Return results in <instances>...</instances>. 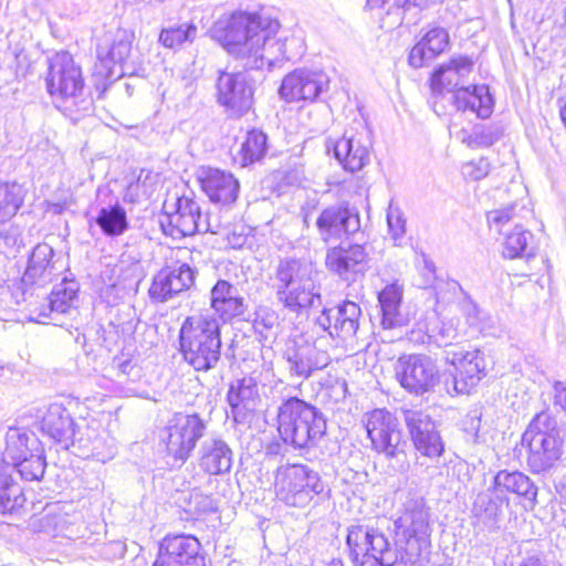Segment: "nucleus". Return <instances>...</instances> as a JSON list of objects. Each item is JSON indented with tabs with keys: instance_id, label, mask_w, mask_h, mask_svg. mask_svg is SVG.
<instances>
[{
	"instance_id": "nucleus-1",
	"label": "nucleus",
	"mask_w": 566,
	"mask_h": 566,
	"mask_svg": "<svg viewBox=\"0 0 566 566\" xmlns=\"http://www.w3.org/2000/svg\"><path fill=\"white\" fill-rule=\"evenodd\" d=\"M279 29L275 19L235 11L219 19L212 32L230 55L244 61L247 70H261L275 57L272 50L279 44L275 40Z\"/></svg>"
},
{
	"instance_id": "nucleus-2",
	"label": "nucleus",
	"mask_w": 566,
	"mask_h": 566,
	"mask_svg": "<svg viewBox=\"0 0 566 566\" xmlns=\"http://www.w3.org/2000/svg\"><path fill=\"white\" fill-rule=\"evenodd\" d=\"M474 62L467 55H453L449 62L439 65L431 76L433 97L443 91L452 93V102L458 111H471L481 118H488L493 111V99L485 85L465 86L473 72Z\"/></svg>"
},
{
	"instance_id": "nucleus-3",
	"label": "nucleus",
	"mask_w": 566,
	"mask_h": 566,
	"mask_svg": "<svg viewBox=\"0 0 566 566\" xmlns=\"http://www.w3.org/2000/svg\"><path fill=\"white\" fill-rule=\"evenodd\" d=\"M45 82L56 107L72 122L93 111L92 98L84 95L82 70L69 52H59L50 59Z\"/></svg>"
},
{
	"instance_id": "nucleus-4",
	"label": "nucleus",
	"mask_w": 566,
	"mask_h": 566,
	"mask_svg": "<svg viewBox=\"0 0 566 566\" xmlns=\"http://www.w3.org/2000/svg\"><path fill=\"white\" fill-rule=\"evenodd\" d=\"M277 301L289 312L302 315L322 305L321 285L312 263L295 258L280 260L274 272Z\"/></svg>"
},
{
	"instance_id": "nucleus-5",
	"label": "nucleus",
	"mask_w": 566,
	"mask_h": 566,
	"mask_svg": "<svg viewBox=\"0 0 566 566\" xmlns=\"http://www.w3.org/2000/svg\"><path fill=\"white\" fill-rule=\"evenodd\" d=\"M184 359L197 371L213 369L221 357L219 319L211 314L187 317L179 331Z\"/></svg>"
},
{
	"instance_id": "nucleus-6",
	"label": "nucleus",
	"mask_w": 566,
	"mask_h": 566,
	"mask_svg": "<svg viewBox=\"0 0 566 566\" xmlns=\"http://www.w3.org/2000/svg\"><path fill=\"white\" fill-rule=\"evenodd\" d=\"M327 429L326 418L315 406L291 397L285 399L277 411V430L286 444L295 449L317 446Z\"/></svg>"
},
{
	"instance_id": "nucleus-7",
	"label": "nucleus",
	"mask_w": 566,
	"mask_h": 566,
	"mask_svg": "<svg viewBox=\"0 0 566 566\" xmlns=\"http://www.w3.org/2000/svg\"><path fill=\"white\" fill-rule=\"evenodd\" d=\"M324 488L318 472L307 464L287 463L275 471V495L287 506H308L315 496L323 493Z\"/></svg>"
},
{
	"instance_id": "nucleus-8",
	"label": "nucleus",
	"mask_w": 566,
	"mask_h": 566,
	"mask_svg": "<svg viewBox=\"0 0 566 566\" xmlns=\"http://www.w3.org/2000/svg\"><path fill=\"white\" fill-rule=\"evenodd\" d=\"M522 442L528 448L527 463L535 473L551 469L562 454L557 422L545 411L533 418L522 437Z\"/></svg>"
},
{
	"instance_id": "nucleus-9",
	"label": "nucleus",
	"mask_w": 566,
	"mask_h": 566,
	"mask_svg": "<svg viewBox=\"0 0 566 566\" xmlns=\"http://www.w3.org/2000/svg\"><path fill=\"white\" fill-rule=\"evenodd\" d=\"M206 431L205 421L197 415L175 413L160 433L168 455L186 462Z\"/></svg>"
},
{
	"instance_id": "nucleus-10",
	"label": "nucleus",
	"mask_w": 566,
	"mask_h": 566,
	"mask_svg": "<svg viewBox=\"0 0 566 566\" xmlns=\"http://www.w3.org/2000/svg\"><path fill=\"white\" fill-rule=\"evenodd\" d=\"M172 211H165L160 227L165 234L172 238L193 235L195 233H217L208 216H202L199 202L190 196L176 199Z\"/></svg>"
},
{
	"instance_id": "nucleus-11",
	"label": "nucleus",
	"mask_w": 566,
	"mask_h": 566,
	"mask_svg": "<svg viewBox=\"0 0 566 566\" xmlns=\"http://www.w3.org/2000/svg\"><path fill=\"white\" fill-rule=\"evenodd\" d=\"M371 448L387 459L405 454L406 441L399 429L398 419L387 409H374L363 419Z\"/></svg>"
},
{
	"instance_id": "nucleus-12",
	"label": "nucleus",
	"mask_w": 566,
	"mask_h": 566,
	"mask_svg": "<svg viewBox=\"0 0 566 566\" xmlns=\"http://www.w3.org/2000/svg\"><path fill=\"white\" fill-rule=\"evenodd\" d=\"M134 33L125 29L107 32L98 41L96 48L97 60L103 67L101 75L112 78L133 74L129 64Z\"/></svg>"
},
{
	"instance_id": "nucleus-13",
	"label": "nucleus",
	"mask_w": 566,
	"mask_h": 566,
	"mask_svg": "<svg viewBox=\"0 0 566 566\" xmlns=\"http://www.w3.org/2000/svg\"><path fill=\"white\" fill-rule=\"evenodd\" d=\"M216 90L218 103L230 116L240 117L253 105L254 81L247 71H219Z\"/></svg>"
},
{
	"instance_id": "nucleus-14",
	"label": "nucleus",
	"mask_w": 566,
	"mask_h": 566,
	"mask_svg": "<svg viewBox=\"0 0 566 566\" xmlns=\"http://www.w3.org/2000/svg\"><path fill=\"white\" fill-rule=\"evenodd\" d=\"M400 386L416 396L430 392L439 382V369L433 359L423 354L401 356L395 366Z\"/></svg>"
},
{
	"instance_id": "nucleus-15",
	"label": "nucleus",
	"mask_w": 566,
	"mask_h": 566,
	"mask_svg": "<svg viewBox=\"0 0 566 566\" xmlns=\"http://www.w3.org/2000/svg\"><path fill=\"white\" fill-rule=\"evenodd\" d=\"M444 359L451 366V380H446L449 394H470L485 376V360L480 350L446 349Z\"/></svg>"
},
{
	"instance_id": "nucleus-16",
	"label": "nucleus",
	"mask_w": 566,
	"mask_h": 566,
	"mask_svg": "<svg viewBox=\"0 0 566 566\" xmlns=\"http://www.w3.org/2000/svg\"><path fill=\"white\" fill-rule=\"evenodd\" d=\"M283 358L286 360L289 375L303 380L325 369L332 361L327 350L303 337H295L287 343Z\"/></svg>"
},
{
	"instance_id": "nucleus-17",
	"label": "nucleus",
	"mask_w": 566,
	"mask_h": 566,
	"mask_svg": "<svg viewBox=\"0 0 566 566\" xmlns=\"http://www.w3.org/2000/svg\"><path fill=\"white\" fill-rule=\"evenodd\" d=\"M151 566H207L201 543L192 535H166Z\"/></svg>"
},
{
	"instance_id": "nucleus-18",
	"label": "nucleus",
	"mask_w": 566,
	"mask_h": 566,
	"mask_svg": "<svg viewBox=\"0 0 566 566\" xmlns=\"http://www.w3.org/2000/svg\"><path fill=\"white\" fill-rule=\"evenodd\" d=\"M329 77L319 70L296 69L286 74L279 88L282 99L292 102H314L328 90Z\"/></svg>"
},
{
	"instance_id": "nucleus-19",
	"label": "nucleus",
	"mask_w": 566,
	"mask_h": 566,
	"mask_svg": "<svg viewBox=\"0 0 566 566\" xmlns=\"http://www.w3.org/2000/svg\"><path fill=\"white\" fill-rule=\"evenodd\" d=\"M361 310L352 301H344L337 306L324 308L316 317V324L332 337L343 340L352 339L359 329Z\"/></svg>"
},
{
	"instance_id": "nucleus-20",
	"label": "nucleus",
	"mask_w": 566,
	"mask_h": 566,
	"mask_svg": "<svg viewBox=\"0 0 566 566\" xmlns=\"http://www.w3.org/2000/svg\"><path fill=\"white\" fill-rule=\"evenodd\" d=\"M319 238L325 243L356 233L360 229V218L355 209L346 205H334L322 210L316 219Z\"/></svg>"
},
{
	"instance_id": "nucleus-21",
	"label": "nucleus",
	"mask_w": 566,
	"mask_h": 566,
	"mask_svg": "<svg viewBox=\"0 0 566 566\" xmlns=\"http://www.w3.org/2000/svg\"><path fill=\"white\" fill-rule=\"evenodd\" d=\"M346 545L355 566L368 557L377 558L388 553L390 543L382 532L365 525H352L347 530Z\"/></svg>"
},
{
	"instance_id": "nucleus-22",
	"label": "nucleus",
	"mask_w": 566,
	"mask_h": 566,
	"mask_svg": "<svg viewBox=\"0 0 566 566\" xmlns=\"http://www.w3.org/2000/svg\"><path fill=\"white\" fill-rule=\"evenodd\" d=\"M326 268L345 281H354L367 266V252L361 244L340 243L326 252Z\"/></svg>"
},
{
	"instance_id": "nucleus-23",
	"label": "nucleus",
	"mask_w": 566,
	"mask_h": 566,
	"mask_svg": "<svg viewBox=\"0 0 566 566\" xmlns=\"http://www.w3.org/2000/svg\"><path fill=\"white\" fill-rule=\"evenodd\" d=\"M53 258L54 250L50 244L39 243L33 248L21 279L23 293L33 286L43 287L52 282L59 271L57 261Z\"/></svg>"
},
{
	"instance_id": "nucleus-24",
	"label": "nucleus",
	"mask_w": 566,
	"mask_h": 566,
	"mask_svg": "<svg viewBox=\"0 0 566 566\" xmlns=\"http://www.w3.org/2000/svg\"><path fill=\"white\" fill-rule=\"evenodd\" d=\"M395 526L397 536L431 537L432 521L426 501L422 497L407 501L402 514L395 522Z\"/></svg>"
},
{
	"instance_id": "nucleus-25",
	"label": "nucleus",
	"mask_w": 566,
	"mask_h": 566,
	"mask_svg": "<svg viewBox=\"0 0 566 566\" xmlns=\"http://www.w3.org/2000/svg\"><path fill=\"white\" fill-rule=\"evenodd\" d=\"M227 400L231 408L232 419L238 423L244 422L260 402L256 380L253 377L237 379L230 385Z\"/></svg>"
},
{
	"instance_id": "nucleus-26",
	"label": "nucleus",
	"mask_w": 566,
	"mask_h": 566,
	"mask_svg": "<svg viewBox=\"0 0 566 566\" xmlns=\"http://www.w3.org/2000/svg\"><path fill=\"white\" fill-rule=\"evenodd\" d=\"M326 148L328 151L333 149L334 157L347 171H359L369 163L368 146L363 143L361 137L348 132L336 142L328 140Z\"/></svg>"
},
{
	"instance_id": "nucleus-27",
	"label": "nucleus",
	"mask_w": 566,
	"mask_h": 566,
	"mask_svg": "<svg viewBox=\"0 0 566 566\" xmlns=\"http://www.w3.org/2000/svg\"><path fill=\"white\" fill-rule=\"evenodd\" d=\"M210 306L224 322L242 316L248 304L235 285L227 280H218L210 291Z\"/></svg>"
},
{
	"instance_id": "nucleus-28",
	"label": "nucleus",
	"mask_w": 566,
	"mask_h": 566,
	"mask_svg": "<svg viewBox=\"0 0 566 566\" xmlns=\"http://www.w3.org/2000/svg\"><path fill=\"white\" fill-rule=\"evenodd\" d=\"M203 192L216 203L223 206L235 202L240 185L234 176L224 170L208 168L200 177Z\"/></svg>"
},
{
	"instance_id": "nucleus-29",
	"label": "nucleus",
	"mask_w": 566,
	"mask_h": 566,
	"mask_svg": "<svg viewBox=\"0 0 566 566\" xmlns=\"http://www.w3.org/2000/svg\"><path fill=\"white\" fill-rule=\"evenodd\" d=\"M449 48L450 35L448 30L441 27H432L411 49L409 64L415 69L423 67Z\"/></svg>"
},
{
	"instance_id": "nucleus-30",
	"label": "nucleus",
	"mask_w": 566,
	"mask_h": 566,
	"mask_svg": "<svg viewBox=\"0 0 566 566\" xmlns=\"http://www.w3.org/2000/svg\"><path fill=\"white\" fill-rule=\"evenodd\" d=\"M74 426L70 412L59 403L50 405L41 421L42 432L64 449H69L70 446L75 447Z\"/></svg>"
},
{
	"instance_id": "nucleus-31",
	"label": "nucleus",
	"mask_w": 566,
	"mask_h": 566,
	"mask_svg": "<svg viewBox=\"0 0 566 566\" xmlns=\"http://www.w3.org/2000/svg\"><path fill=\"white\" fill-rule=\"evenodd\" d=\"M233 452L221 439L211 438L203 441L200 448L199 467L211 475H220L230 471Z\"/></svg>"
},
{
	"instance_id": "nucleus-32",
	"label": "nucleus",
	"mask_w": 566,
	"mask_h": 566,
	"mask_svg": "<svg viewBox=\"0 0 566 566\" xmlns=\"http://www.w3.org/2000/svg\"><path fill=\"white\" fill-rule=\"evenodd\" d=\"M431 539L422 536H397L395 563L423 566L430 554Z\"/></svg>"
},
{
	"instance_id": "nucleus-33",
	"label": "nucleus",
	"mask_w": 566,
	"mask_h": 566,
	"mask_svg": "<svg viewBox=\"0 0 566 566\" xmlns=\"http://www.w3.org/2000/svg\"><path fill=\"white\" fill-rule=\"evenodd\" d=\"M41 448L40 441L19 428H9L6 433L3 462L14 465Z\"/></svg>"
},
{
	"instance_id": "nucleus-34",
	"label": "nucleus",
	"mask_w": 566,
	"mask_h": 566,
	"mask_svg": "<svg viewBox=\"0 0 566 566\" xmlns=\"http://www.w3.org/2000/svg\"><path fill=\"white\" fill-rule=\"evenodd\" d=\"M495 492H510L523 496L525 500L536 504L537 488L531 479L520 471H499L493 479Z\"/></svg>"
},
{
	"instance_id": "nucleus-35",
	"label": "nucleus",
	"mask_w": 566,
	"mask_h": 566,
	"mask_svg": "<svg viewBox=\"0 0 566 566\" xmlns=\"http://www.w3.org/2000/svg\"><path fill=\"white\" fill-rule=\"evenodd\" d=\"M78 283L75 280L64 277L56 284L50 296L49 302L39 313V317L46 318L51 314H64L71 310L77 298Z\"/></svg>"
},
{
	"instance_id": "nucleus-36",
	"label": "nucleus",
	"mask_w": 566,
	"mask_h": 566,
	"mask_svg": "<svg viewBox=\"0 0 566 566\" xmlns=\"http://www.w3.org/2000/svg\"><path fill=\"white\" fill-rule=\"evenodd\" d=\"M401 298L402 291L397 284L387 285L378 294L384 328H395L405 324L406 319L399 311Z\"/></svg>"
},
{
	"instance_id": "nucleus-37",
	"label": "nucleus",
	"mask_w": 566,
	"mask_h": 566,
	"mask_svg": "<svg viewBox=\"0 0 566 566\" xmlns=\"http://www.w3.org/2000/svg\"><path fill=\"white\" fill-rule=\"evenodd\" d=\"M25 497L8 465L0 463V513H12L23 506Z\"/></svg>"
},
{
	"instance_id": "nucleus-38",
	"label": "nucleus",
	"mask_w": 566,
	"mask_h": 566,
	"mask_svg": "<svg viewBox=\"0 0 566 566\" xmlns=\"http://www.w3.org/2000/svg\"><path fill=\"white\" fill-rule=\"evenodd\" d=\"M95 223L105 235L112 238L122 235L129 228L126 211L118 203L101 208L95 217Z\"/></svg>"
},
{
	"instance_id": "nucleus-39",
	"label": "nucleus",
	"mask_w": 566,
	"mask_h": 566,
	"mask_svg": "<svg viewBox=\"0 0 566 566\" xmlns=\"http://www.w3.org/2000/svg\"><path fill=\"white\" fill-rule=\"evenodd\" d=\"M76 443L84 457L94 458L103 463L111 460L115 454L114 440L108 436L101 437L94 430L87 429L86 438L80 437L76 439Z\"/></svg>"
},
{
	"instance_id": "nucleus-40",
	"label": "nucleus",
	"mask_w": 566,
	"mask_h": 566,
	"mask_svg": "<svg viewBox=\"0 0 566 566\" xmlns=\"http://www.w3.org/2000/svg\"><path fill=\"white\" fill-rule=\"evenodd\" d=\"M443 0H398L395 7L386 9L387 18H391L390 25H399L402 21L417 23L419 13L432 6L441 3Z\"/></svg>"
},
{
	"instance_id": "nucleus-41",
	"label": "nucleus",
	"mask_w": 566,
	"mask_h": 566,
	"mask_svg": "<svg viewBox=\"0 0 566 566\" xmlns=\"http://www.w3.org/2000/svg\"><path fill=\"white\" fill-rule=\"evenodd\" d=\"M503 132L499 125H475L471 130L461 129L457 138L472 149L486 148L496 143Z\"/></svg>"
},
{
	"instance_id": "nucleus-42",
	"label": "nucleus",
	"mask_w": 566,
	"mask_h": 566,
	"mask_svg": "<svg viewBox=\"0 0 566 566\" xmlns=\"http://www.w3.org/2000/svg\"><path fill=\"white\" fill-rule=\"evenodd\" d=\"M268 150V136L258 129H251L247 133L237 160L242 167L260 161Z\"/></svg>"
},
{
	"instance_id": "nucleus-43",
	"label": "nucleus",
	"mask_w": 566,
	"mask_h": 566,
	"mask_svg": "<svg viewBox=\"0 0 566 566\" xmlns=\"http://www.w3.org/2000/svg\"><path fill=\"white\" fill-rule=\"evenodd\" d=\"M25 197V189L18 182L0 181V222L17 214Z\"/></svg>"
},
{
	"instance_id": "nucleus-44",
	"label": "nucleus",
	"mask_w": 566,
	"mask_h": 566,
	"mask_svg": "<svg viewBox=\"0 0 566 566\" xmlns=\"http://www.w3.org/2000/svg\"><path fill=\"white\" fill-rule=\"evenodd\" d=\"M426 333L429 340L438 347L458 349L453 346V340L458 338V328L453 321H443L433 314L427 324Z\"/></svg>"
},
{
	"instance_id": "nucleus-45",
	"label": "nucleus",
	"mask_w": 566,
	"mask_h": 566,
	"mask_svg": "<svg viewBox=\"0 0 566 566\" xmlns=\"http://www.w3.org/2000/svg\"><path fill=\"white\" fill-rule=\"evenodd\" d=\"M509 505V499L504 495H490L480 493L473 503V513L485 523H496L502 515L503 506Z\"/></svg>"
},
{
	"instance_id": "nucleus-46",
	"label": "nucleus",
	"mask_w": 566,
	"mask_h": 566,
	"mask_svg": "<svg viewBox=\"0 0 566 566\" xmlns=\"http://www.w3.org/2000/svg\"><path fill=\"white\" fill-rule=\"evenodd\" d=\"M197 33L198 28L195 23H182L164 28L159 33L158 41L167 49L177 50L187 42L192 43Z\"/></svg>"
},
{
	"instance_id": "nucleus-47",
	"label": "nucleus",
	"mask_w": 566,
	"mask_h": 566,
	"mask_svg": "<svg viewBox=\"0 0 566 566\" xmlns=\"http://www.w3.org/2000/svg\"><path fill=\"white\" fill-rule=\"evenodd\" d=\"M253 315V329L260 339H274L280 325L277 312L268 305H259Z\"/></svg>"
},
{
	"instance_id": "nucleus-48",
	"label": "nucleus",
	"mask_w": 566,
	"mask_h": 566,
	"mask_svg": "<svg viewBox=\"0 0 566 566\" xmlns=\"http://www.w3.org/2000/svg\"><path fill=\"white\" fill-rule=\"evenodd\" d=\"M410 440L416 450L424 457L439 458L444 452V443L436 424L427 430H420V433L410 438Z\"/></svg>"
},
{
	"instance_id": "nucleus-49",
	"label": "nucleus",
	"mask_w": 566,
	"mask_h": 566,
	"mask_svg": "<svg viewBox=\"0 0 566 566\" xmlns=\"http://www.w3.org/2000/svg\"><path fill=\"white\" fill-rule=\"evenodd\" d=\"M503 256L506 259L521 258L526 251L528 241L532 239V233L525 230L521 224L515 223L513 229L503 233Z\"/></svg>"
},
{
	"instance_id": "nucleus-50",
	"label": "nucleus",
	"mask_w": 566,
	"mask_h": 566,
	"mask_svg": "<svg viewBox=\"0 0 566 566\" xmlns=\"http://www.w3.org/2000/svg\"><path fill=\"white\" fill-rule=\"evenodd\" d=\"M45 467V457L42 448H40L29 457L23 458L22 461L15 463L13 469L27 481H39L44 475Z\"/></svg>"
},
{
	"instance_id": "nucleus-51",
	"label": "nucleus",
	"mask_w": 566,
	"mask_h": 566,
	"mask_svg": "<svg viewBox=\"0 0 566 566\" xmlns=\"http://www.w3.org/2000/svg\"><path fill=\"white\" fill-rule=\"evenodd\" d=\"M400 413L410 438L436 424L431 416L420 408L402 407Z\"/></svg>"
},
{
	"instance_id": "nucleus-52",
	"label": "nucleus",
	"mask_w": 566,
	"mask_h": 566,
	"mask_svg": "<svg viewBox=\"0 0 566 566\" xmlns=\"http://www.w3.org/2000/svg\"><path fill=\"white\" fill-rule=\"evenodd\" d=\"M167 275L171 281L177 296L180 293L190 290L195 285L197 270L187 263H182L178 268H167Z\"/></svg>"
},
{
	"instance_id": "nucleus-53",
	"label": "nucleus",
	"mask_w": 566,
	"mask_h": 566,
	"mask_svg": "<svg viewBox=\"0 0 566 566\" xmlns=\"http://www.w3.org/2000/svg\"><path fill=\"white\" fill-rule=\"evenodd\" d=\"M148 294L150 300L157 303H166L176 296L167 269L160 270L153 277Z\"/></svg>"
},
{
	"instance_id": "nucleus-54",
	"label": "nucleus",
	"mask_w": 566,
	"mask_h": 566,
	"mask_svg": "<svg viewBox=\"0 0 566 566\" xmlns=\"http://www.w3.org/2000/svg\"><path fill=\"white\" fill-rule=\"evenodd\" d=\"M387 224L389 234L395 244L400 245L407 231L406 218L401 208L392 200L389 202L387 209Z\"/></svg>"
},
{
	"instance_id": "nucleus-55",
	"label": "nucleus",
	"mask_w": 566,
	"mask_h": 566,
	"mask_svg": "<svg viewBox=\"0 0 566 566\" xmlns=\"http://www.w3.org/2000/svg\"><path fill=\"white\" fill-rule=\"evenodd\" d=\"M515 209L516 205H510L507 207L489 211L486 214V219L490 228L494 229L496 232L501 234L505 233L507 231L506 228L510 226V223H517V214Z\"/></svg>"
},
{
	"instance_id": "nucleus-56",
	"label": "nucleus",
	"mask_w": 566,
	"mask_h": 566,
	"mask_svg": "<svg viewBox=\"0 0 566 566\" xmlns=\"http://www.w3.org/2000/svg\"><path fill=\"white\" fill-rule=\"evenodd\" d=\"M491 170V164L485 157H481L478 160L465 163L462 166V174L465 178L473 181L485 178Z\"/></svg>"
},
{
	"instance_id": "nucleus-57",
	"label": "nucleus",
	"mask_w": 566,
	"mask_h": 566,
	"mask_svg": "<svg viewBox=\"0 0 566 566\" xmlns=\"http://www.w3.org/2000/svg\"><path fill=\"white\" fill-rule=\"evenodd\" d=\"M188 504V510L198 514L217 511V504L211 496L202 494L196 490L190 492Z\"/></svg>"
},
{
	"instance_id": "nucleus-58",
	"label": "nucleus",
	"mask_w": 566,
	"mask_h": 566,
	"mask_svg": "<svg viewBox=\"0 0 566 566\" xmlns=\"http://www.w3.org/2000/svg\"><path fill=\"white\" fill-rule=\"evenodd\" d=\"M462 313L467 318L470 326L482 328L481 326V310L470 298L464 300L461 304Z\"/></svg>"
},
{
	"instance_id": "nucleus-59",
	"label": "nucleus",
	"mask_w": 566,
	"mask_h": 566,
	"mask_svg": "<svg viewBox=\"0 0 566 566\" xmlns=\"http://www.w3.org/2000/svg\"><path fill=\"white\" fill-rule=\"evenodd\" d=\"M62 520L63 518L61 515L52 514L50 511H48L41 518H39V524L42 531H55L57 530L59 524Z\"/></svg>"
},
{
	"instance_id": "nucleus-60",
	"label": "nucleus",
	"mask_w": 566,
	"mask_h": 566,
	"mask_svg": "<svg viewBox=\"0 0 566 566\" xmlns=\"http://www.w3.org/2000/svg\"><path fill=\"white\" fill-rule=\"evenodd\" d=\"M420 258L423 264V270L426 271L423 274L426 275V282L430 283L436 279V264L424 252L420 253Z\"/></svg>"
},
{
	"instance_id": "nucleus-61",
	"label": "nucleus",
	"mask_w": 566,
	"mask_h": 566,
	"mask_svg": "<svg viewBox=\"0 0 566 566\" xmlns=\"http://www.w3.org/2000/svg\"><path fill=\"white\" fill-rule=\"evenodd\" d=\"M357 566H396L394 559L389 557L378 556L377 558L368 557L366 560H361Z\"/></svg>"
},
{
	"instance_id": "nucleus-62",
	"label": "nucleus",
	"mask_w": 566,
	"mask_h": 566,
	"mask_svg": "<svg viewBox=\"0 0 566 566\" xmlns=\"http://www.w3.org/2000/svg\"><path fill=\"white\" fill-rule=\"evenodd\" d=\"M398 0H367V4L370 9H378L379 15H386V9H390V7H395Z\"/></svg>"
},
{
	"instance_id": "nucleus-63",
	"label": "nucleus",
	"mask_w": 566,
	"mask_h": 566,
	"mask_svg": "<svg viewBox=\"0 0 566 566\" xmlns=\"http://www.w3.org/2000/svg\"><path fill=\"white\" fill-rule=\"evenodd\" d=\"M555 390V405L559 406L566 411V386L562 382H556Z\"/></svg>"
},
{
	"instance_id": "nucleus-64",
	"label": "nucleus",
	"mask_w": 566,
	"mask_h": 566,
	"mask_svg": "<svg viewBox=\"0 0 566 566\" xmlns=\"http://www.w3.org/2000/svg\"><path fill=\"white\" fill-rule=\"evenodd\" d=\"M518 566H546V564L537 556H527L522 559Z\"/></svg>"
}]
</instances>
